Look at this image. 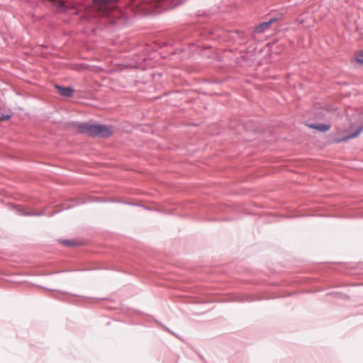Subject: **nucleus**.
<instances>
[{
    "mask_svg": "<svg viewBox=\"0 0 363 363\" xmlns=\"http://www.w3.org/2000/svg\"><path fill=\"white\" fill-rule=\"evenodd\" d=\"M69 128L77 130L81 135H89L90 136H112L115 131L113 127L110 125L98 123L94 120L84 122H71Z\"/></svg>",
    "mask_w": 363,
    "mask_h": 363,
    "instance_id": "f257e3e1",
    "label": "nucleus"
},
{
    "mask_svg": "<svg viewBox=\"0 0 363 363\" xmlns=\"http://www.w3.org/2000/svg\"><path fill=\"white\" fill-rule=\"evenodd\" d=\"M363 132V125L357 128L353 133H350L347 136H359Z\"/></svg>",
    "mask_w": 363,
    "mask_h": 363,
    "instance_id": "423d86ee",
    "label": "nucleus"
},
{
    "mask_svg": "<svg viewBox=\"0 0 363 363\" xmlns=\"http://www.w3.org/2000/svg\"><path fill=\"white\" fill-rule=\"evenodd\" d=\"M349 138H338L337 140H335L333 141V143H341V142H343V141H346Z\"/></svg>",
    "mask_w": 363,
    "mask_h": 363,
    "instance_id": "9d476101",
    "label": "nucleus"
},
{
    "mask_svg": "<svg viewBox=\"0 0 363 363\" xmlns=\"http://www.w3.org/2000/svg\"><path fill=\"white\" fill-rule=\"evenodd\" d=\"M58 9L62 11H65L67 9V6L63 1H60L58 4Z\"/></svg>",
    "mask_w": 363,
    "mask_h": 363,
    "instance_id": "1a4fd4ad",
    "label": "nucleus"
},
{
    "mask_svg": "<svg viewBox=\"0 0 363 363\" xmlns=\"http://www.w3.org/2000/svg\"><path fill=\"white\" fill-rule=\"evenodd\" d=\"M11 114H2L0 113V120L1 121H8L11 118Z\"/></svg>",
    "mask_w": 363,
    "mask_h": 363,
    "instance_id": "6e6552de",
    "label": "nucleus"
},
{
    "mask_svg": "<svg viewBox=\"0 0 363 363\" xmlns=\"http://www.w3.org/2000/svg\"><path fill=\"white\" fill-rule=\"evenodd\" d=\"M277 18L275 17L271 18L268 21L261 22L257 25L254 28V32L257 33H262L268 30L273 23L277 21Z\"/></svg>",
    "mask_w": 363,
    "mask_h": 363,
    "instance_id": "f03ea898",
    "label": "nucleus"
},
{
    "mask_svg": "<svg viewBox=\"0 0 363 363\" xmlns=\"http://www.w3.org/2000/svg\"><path fill=\"white\" fill-rule=\"evenodd\" d=\"M307 126L320 133H325L330 128V124L328 123H310L307 124Z\"/></svg>",
    "mask_w": 363,
    "mask_h": 363,
    "instance_id": "7ed1b4c3",
    "label": "nucleus"
},
{
    "mask_svg": "<svg viewBox=\"0 0 363 363\" xmlns=\"http://www.w3.org/2000/svg\"><path fill=\"white\" fill-rule=\"evenodd\" d=\"M356 59L359 62L363 64V50L356 54Z\"/></svg>",
    "mask_w": 363,
    "mask_h": 363,
    "instance_id": "0eeeda50",
    "label": "nucleus"
},
{
    "mask_svg": "<svg viewBox=\"0 0 363 363\" xmlns=\"http://www.w3.org/2000/svg\"><path fill=\"white\" fill-rule=\"evenodd\" d=\"M120 1L121 0H93V4L94 6L97 7L98 9H101L111 4H116Z\"/></svg>",
    "mask_w": 363,
    "mask_h": 363,
    "instance_id": "39448f33",
    "label": "nucleus"
},
{
    "mask_svg": "<svg viewBox=\"0 0 363 363\" xmlns=\"http://www.w3.org/2000/svg\"><path fill=\"white\" fill-rule=\"evenodd\" d=\"M55 89L61 96L70 97L74 94V90L71 86L63 87L60 85H55Z\"/></svg>",
    "mask_w": 363,
    "mask_h": 363,
    "instance_id": "20e7f679",
    "label": "nucleus"
}]
</instances>
